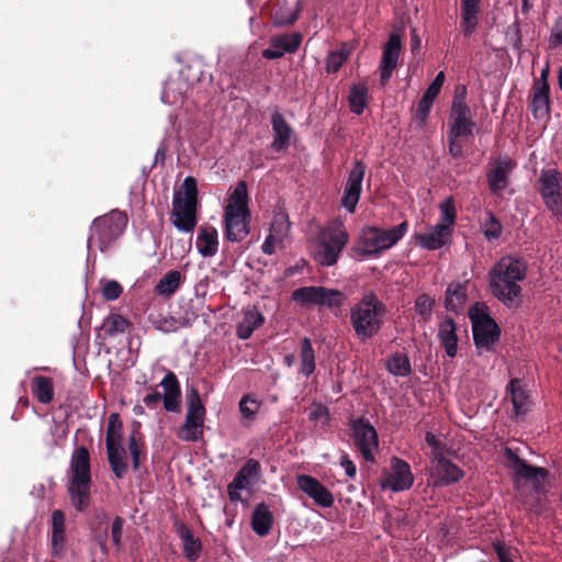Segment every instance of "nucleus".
I'll return each mask as SVG.
<instances>
[{"instance_id":"nucleus-1","label":"nucleus","mask_w":562,"mask_h":562,"mask_svg":"<svg viewBox=\"0 0 562 562\" xmlns=\"http://www.w3.org/2000/svg\"><path fill=\"white\" fill-rule=\"evenodd\" d=\"M528 272V262L518 256L506 255L499 258L488 272L492 294L504 306L516 308L521 304L522 282Z\"/></svg>"},{"instance_id":"nucleus-2","label":"nucleus","mask_w":562,"mask_h":562,"mask_svg":"<svg viewBox=\"0 0 562 562\" xmlns=\"http://www.w3.org/2000/svg\"><path fill=\"white\" fill-rule=\"evenodd\" d=\"M385 304L372 292H366L350 307V324L356 337L364 342L375 337L384 325Z\"/></svg>"},{"instance_id":"nucleus-3","label":"nucleus","mask_w":562,"mask_h":562,"mask_svg":"<svg viewBox=\"0 0 562 562\" xmlns=\"http://www.w3.org/2000/svg\"><path fill=\"white\" fill-rule=\"evenodd\" d=\"M250 218L247 183L239 181L229 193L224 207V237L231 243H239L245 239L250 232Z\"/></svg>"},{"instance_id":"nucleus-4","label":"nucleus","mask_w":562,"mask_h":562,"mask_svg":"<svg viewBox=\"0 0 562 562\" xmlns=\"http://www.w3.org/2000/svg\"><path fill=\"white\" fill-rule=\"evenodd\" d=\"M406 221L398 225L384 229L373 225H366L361 228L351 252L359 259L378 258L384 251L394 247L407 233Z\"/></svg>"},{"instance_id":"nucleus-5","label":"nucleus","mask_w":562,"mask_h":562,"mask_svg":"<svg viewBox=\"0 0 562 562\" xmlns=\"http://www.w3.org/2000/svg\"><path fill=\"white\" fill-rule=\"evenodd\" d=\"M127 223V215L119 210H112L111 212L94 218L91 223L87 240V260H90L94 246L101 252L108 251L123 235Z\"/></svg>"},{"instance_id":"nucleus-6","label":"nucleus","mask_w":562,"mask_h":562,"mask_svg":"<svg viewBox=\"0 0 562 562\" xmlns=\"http://www.w3.org/2000/svg\"><path fill=\"white\" fill-rule=\"evenodd\" d=\"M198 184L196 180L188 176L184 178L180 191L173 193L171 223L182 233L194 231L198 216Z\"/></svg>"},{"instance_id":"nucleus-7","label":"nucleus","mask_w":562,"mask_h":562,"mask_svg":"<svg viewBox=\"0 0 562 562\" xmlns=\"http://www.w3.org/2000/svg\"><path fill=\"white\" fill-rule=\"evenodd\" d=\"M349 241L342 222L336 221L324 227L317 237L315 260L325 267L334 266Z\"/></svg>"},{"instance_id":"nucleus-8","label":"nucleus","mask_w":562,"mask_h":562,"mask_svg":"<svg viewBox=\"0 0 562 562\" xmlns=\"http://www.w3.org/2000/svg\"><path fill=\"white\" fill-rule=\"evenodd\" d=\"M122 429L123 424L120 419V415L117 413L110 414L105 435V447L109 463L117 479L124 477L127 472L126 452L122 446Z\"/></svg>"},{"instance_id":"nucleus-9","label":"nucleus","mask_w":562,"mask_h":562,"mask_svg":"<svg viewBox=\"0 0 562 562\" xmlns=\"http://www.w3.org/2000/svg\"><path fill=\"white\" fill-rule=\"evenodd\" d=\"M188 409L182 426L177 431L180 440L198 442L203 438L206 409L195 389H191L187 396Z\"/></svg>"},{"instance_id":"nucleus-10","label":"nucleus","mask_w":562,"mask_h":562,"mask_svg":"<svg viewBox=\"0 0 562 562\" xmlns=\"http://www.w3.org/2000/svg\"><path fill=\"white\" fill-rule=\"evenodd\" d=\"M476 349L490 351L501 337V328L483 306L475 304L469 311Z\"/></svg>"},{"instance_id":"nucleus-11","label":"nucleus","mask_w":562,"mask_h":562,"mask_svg":"<svg viewBox=\"0 0 562 562\" xmlns=\"http://www.w3.org/2000/svg\"><path fill=\"white\" fill-rule=\"evenodd\" d=\"M292 300L301 304L331 310L341 306L345 301V295L341 291L336 289L312 285L294 290Z\"/></svg>"},{"instance_id":"nucleus-12","label":"nucleus","mask_w":562,"mask_h":562,"mask_svg":"<svg viewBox=\"0 0 562 562\" xmlns=\"http://www.w3.org/2000/svg\"><path fill=\"white\" fill-rule=\"evenodd\" d=\"M475 123L471 117V110L465 102V89L453 97L450 110L448 134L452 137L472 136Z\"/></svg>"},{"instance_id":"nucleus-13","label":"nucleus","mask_w":562,"mask_h":562,"mask_svg":"<svg viewBox=\"0 0 562 562\" xmlns=\"http://www.w3.org/2000/svg\"><path fill=\"white\" fill-rule=\"evenodd\" d=\"M539 193L544 205L554 214L562 215V179L557 169H544L539 177Z\"/></svg>"},{"instance_id":"nucleus-14","label":"nucleus","mask_w":562,"mask_h":562,"mask_svg":"<svg viewBox=\"0 0 562 562\" xmlns=\"http://www.w3.org/2000/svg\"><path fill=\"white\" fill-rule=\"evenodd\" d=\"M353 442L362 458L368 462H374L379 449V439L375 428L368 419L362 417L351 422Z\"/></svg>"},{"instance_id":"nucleus-15","label":"nucleus","mask_w":562,"mask_h":562,"mask_svg":"<svg viewBox=\"0 0 562 562\" xmlns=\"http://www.w3.org/2000/svg\"><path fill=\"white\" fill-rule=\"evenodd\" d=\"M402 52V40L396 33H391L382 47V55L379 64V77L382 87L390 81L393 71L398 66Z\"/></svg>"},{"instance_id":"nucleus-16","label":"nucleus","mask_w":562,"mask_h":562,"mask_svg":"<svg viewBox=\"0 0 562 562\" xmlns=\"http://www.w3.org/2000/svg\"><path fill=\"white\" fill-rule=\"evenodd\" d=\"M366 175V165L362 160H356L348 172L347 182L341 198V205L355 213L362 192V182Z\"/></svg>"},{"instance_id":"nucleus-17","label":"nucleus","mask_w":562,"mask_h":562,"mask_svg":"<svg viewBox=\"0 0 562 562\" xmlns=\"http://www.w3.org/2000/svg\"><path fill=\"white\" fill-rule=\"evenodd\" d=\"M414 483V475L409 464L397 457L391 459V471L381 481L383 490H391L392 492H402L412 487Z\"/></svg>"},{"instance_id":"nucleus-18","label":"nucleus","mask_w":562,"mask_h":562,"mask_svg":"<svg viewBox=\"0 0 562 562\" xmlns=\"http://www.w3.org/2000/svg\"><path fill=\"white\" fill-rule=\"evenodd\" d=\"M296 483L299 488L310 498H312L318 506L324 508H329L333 506L335 502L333 494L315 477L307 474H301L297 475Z\"/></svg>"},{"instance_id":"nucleus-19","label":"nucleus","mask_w":562,"mask_h":562,"mask_svg":"<svg viewBox=\"0 0 562 562\" xmlns=\"http://www.w3.org/2000/svg\"><path fill=\"white\" fill-rule=\"evenodd\" d=\"M515 168V162L507 156L497 159L486 173L491 192L499 195L509 183V175Z\"/></svg>"},{"instance_id":"nucleus-20","label":"nucleus","mask_w":562,"mask_h":562,"mask_svg":"<svg viewBox=\"0 0 562 562\" xmlns=\"http://www.w3.org/2000/svg\"><path fill=\"white\" fill-rule=\"evenodd\" d=\"M504 456L508 462V465L513 469L518 477L528 480L535 485H537L541 480H544L548 474L546 469L528 464L509 448L505 449Z\"/></svg>"},{"instance_id":"nucleus-21","label":"nucleus","mask_w":562,"mask_h":562,"mask_svg":"<svg viewBox=\"0 0 562 562\" xmlns=\"http://www.w3.org/2000/svg\"><path fill=\"white\" fill-rule=\"evenodd\" d=\"M260 473V463L255 459H248L240 470L236 473L234 480L228 485V493L232 501L239 496L235 495V491H244L250 487L258 479Z\"/></svg>"},{"instance_id":"nucleus-22","label":"nucleus","mask_w":562,"mask_h":562,"mask_svg":"<svg viewBox=\"0 0 562 562\" xmlns=\"http://www.w3.org/2000/svg\"><path fill=\"white\" fill-rule=\"evenodd\" d=\"M271 126L273 131V138L271 142L272 150L280 153L288 149L291 145L294 132L279 111H274L271 114Z\"/></svg>"},{"instance_id":"nucleus-23","label":"nucleus","mask_w":562,"mask_h":562,"mask_svg":"<svg viewBox=\"0 0 562 562\" xmlns=\"http://www.w3.org/2000/svg\"><path fill=\"white\" fill-rule=\"evenodd\" d=\"M301 35L297 33L276 36L271 40L270 46L262 50L266 59H279L286 53L295 52L301 44Z\"/></svg>"},{"instance_id":"nucleus-24","label":"nucleus","mask_w":562,"mask_h":562,"mask_svg":"<svg viewBox=\"0 0 562 562\" xmlns=\"http://www.w3.org/2000/svg\"><path fill=\"white\" fill-rule=\"evenodd\" d=\"M190 83L184 78L183 71L177 77L169 78L164 86L161 101L165 104L180 106L183 104L184 97L189 92Z\"/></svg>"},{"instance_id":"nucleus-25","label":"nucleus","mask_w":562,"mask_h":562,"mask_svg":"<svg viewBox=\"0 0 562 562\" xmlns=\"http://www.w3.org/2000/svg\"><path fill=\"white\" fill-rule=\"evenodd\" d=\"M452 231L436 224L423 234L416 235L418 245L427 250H438L451 243Z\"/></svg>"},{"instance_id":"nucleus-26","label":"nucleus","mask_w":562,"mask_h":562,"mask_svg":"<svg viewBox=\"0 0 562 562\" xmlns=\"http://www.w3.org/2000/svg\"><path fill=\"white\" fill-rule=\"evenodd\" d=\"M432 475L436 479V485H450L459 482L464 472L451 461L450 457L441 458L435 461Z\"/></svg>"},{"instance_id":"nucleus-27","label":"nucleus","mask_w":562,"mask_h":562,"mask_svg":"<svg viewBox=\"0 0 562 562\" xmlns=\"http://www.w3.org/2000/svg\"><path fill=\"white\" fill-rule=\"evenodd\" d=\"M507 397L513 404V412L516 416L527 414L530 407L529 395L524 389L522 381L519 379H512L506 386Z\"/></svg>"},{"instance_id":"nucleus-28","label":"nucleus","mask_w":562,"mask_h":562,"mask_svg":"<svg viewBox=\"0 0 562 562\" xmlns=\"http://www.w3.org/2000/svg\"><path fill=\"white\" fill-rule=\"evenodd\" d=\"M437 336L440 345L445 349L446 355L449 358H454L458 353L459 338L457 335V325L452 318L446 317L442 322H440Z\"/></svg>"},{"instance_id":"nucleus-29","label":"nucleus","mask_w":562,"mask_h":562,"mask_svg":"<svg viewBox=\"0 0 562 562\" xmlns=\"http://www.w3.org/2000/svg\"><path fill=\"white\" fill-rule=\"evenodd\" d=\"M198 252L204 258L214 257L218 250V233L214 226H202L195 240Z\"/></svg>"},{"instance_id":"nucleus-30","label":"nucleus","mask_w":562,"mask_h":562,"mask_svg":"<svg viewBox=\"0 0 562 562\" xmlns=\"http://www.w3.org/2000/svg\"><path fill=\"white\" fill-rule=\"evenodd\" d=\"M530 109L536 120H543L549 116L550 99L548 82L535 83Z\"/></svg>"},{"instance_id":"nucleus-31","label":"nucleus","mask_w":562,"mask_h":562,"mask_svg":"<svg viewBox=\"0 0 562 562\" xmlns=\"http://www.w3.org/2000/svg\"><path fill=\"white\" fill-rule=\"evenodd\" d=\"M176 530L182 542L184 557L189 561L195 562L201 555V541L193 536L191 528L183 522L177 521Z\"/></svg>"},{"instance_id":"nucleus-32","label":"nucleus","mask_w":562,"mask_h":562,"mask_svg":"<svg viewBox=\"0 0 562 562\" xmlns=\"http://www.w3.org/2000/svg\"><path fill=\"white\" fill-rule=\"evenodd\" d=\"M481 0H461V29L464 36H471L479 24Z\"/></svg>"},{"instance_id":"nucleus-33","label":"nucleus","mask_w":562,"mask_h":562,"mask_svg":"<svg viewBox=\"0 0 562 562\" xmlns=\"http://www.w3.org/2000/svg\"><path fill=\"white\" fill-rule=\"evenodd\" d=\"M468 281L450 283L446 290L445 307L458 313L463 310L468 299Z\"/></svg>"},{"instance_id":"nucleus-34","label":"nucleus","mask_w":562,"mask_h":562,"mask_svg":"<svg viewBox=\"0 0 562 562\" xmlns=\"http://www.w3.org/2000/svg\"><path fill=\"white\" fill-rule=\"evenodd\" d=\"M265 322L263 315L255 307H247L244 311L243 319L238 323L236 334L239 339L246 340Z\"/></svg>"},{"instance_id":"nucleus-35","label":"nucleus","mask_w":562,"mask_h":562,"mask_svg":"<svg viewBox=\"0 0 562 562\" xmlns=\"http://www.w3.org/2000/svg\"><path fill=\"white\" fill-rule=\"evenodd\" d=\"M90 483L91 480L70 479L68 492L72 505L77 510H83L90 502Z\"/></svg>"},{"instance_id":"nucleus-36","label":"nucleus","mask_w":562,"mask_h":562,"mask_svg":"<svg viewBox=\"0 0 562 562\" xmlns=\"http://www.w3.org/2000/svg\"><path fill=\"white\" fill-rule=\"evenodd\" d=\"M273 526V514L265 503L258 504L251 515V528L259 537L270 533Z\"/></svg>"},{"instance_id":"nucleus-37","label":"nucleus","mask_w":562,"mask_h":562,"mask_svg":"<svg viewBox=\"0 0 562 562\" xmlns=\"http://www.w3.org/2000/svg\"><path fill=\"white\" fill-rule=\"evenodd\" d=\"M70 479L91 480L90 456L85 447L76 449L70 461Z\"/></svg>"},{"instance_id":"nucleus-38","label":"nucleus","mask_w":562,"mask_h":562,"mask_svg":"<svg viewBox=\"0 0 562 562\" xmlns=\"http://www.w3.org/2000/svg\"><path fill=\"white\" fill-rule=\"evenodd\" d=\"M368 87L366 83L352 85L348 95L350 111L360 115L368 106Z\"/></svg>"},{"instance_id":"nucleus-39","label":"nucleus","mask_w":562,"mask_h":562,"mask_svg":"<svg viewBox=\"0 0 562 562\" xmlns=\"http://www.w3.org/2000/svg\"><path fill=\"white\" fill-rule=\"evenodd\" d=\"M480 227L486 240L498 239L503 234V225L492 211L485 210L480 220Z\"/></svg>"},{"instance_id":"nucleus-40","label":"nucleus","mask_w":562,"mask_h":562,"mask_svg":"<svg viewBox=\"0 0 562 562\" xmlns=\"http://www.w3.org/2000/svg\"><path fill=\"white\" fill-rule=\"evenodd\" d=\"M386 369L395 376H408L412 373V364L408 356L403 352H395L386 360Z\"/></svg>"},{"instance_id":"nucleus-41","label":"nucleus","mask_w":562,"mask_h":562,"mask_svg":"<svg viewBox=\"0 0 562 562\" xmlns=\"http://www.w3.org/2000/svg\"><path fill=\"white\" fill-rule=\"evenodd\" d=\"M32 392L38 402L48 404L54 398L53 380L47 376L37 375L33 379Z\"/></svg>"},{"instance_id":"nucleus-42","label":"nucleus","mask_w":562,"mask_h":562,"mask_svg":"<svg viewBox=\"0 0 562 562\" xmlns=\"http://www.w3.org/2000/svg\"><path fill=\"white\" fill-rule=\"evenodd\" d=\"M181 284V273L178 270L168 271L155 285V292L161 296H171Z\"/></svg>"},{"instance_id":"nucleus-43","label":"nucleus","mask_w":562,"mask_h":562,"mask_svg":"<svg viewBox=\"0 0 562 562\" xmlns=\"http://www.w3.org/2000/svg\"><path fill=\"white\" fill-rule=\"evenodd\" d=\"M425 441L430 448V456L434 462L441 458L452 456V451L450 448H448L446 438L443 436L428 431L426 432Z\"/></svg>"},{"instance_id":"nucleus-44","label":"nucleus","mask_w":562,"mask_h":562,"mask_svg":"<svg viewBox=\"0 0 562 562\" xmlns=\"http://www.w3.org/2000/svg\"><path fill=\"white\" fill-rule=\"evenodd\" d=\"M301 373L308 378L315 371V352L310 338L304 337L301 344Z\"/></svg>"},{"instance_id":"nucleus-45","label":"nucleus","mask_w":562,"mask_h":562,"mask_svg":"<svg viewBox=\"0 0 562 562\" xmlns=\"http://www.w3.org/2000/svg\"><path fill=\"white\" fill-rule=\"evenodd\" d=\"M128 327V321L120 314L112 313L106 316L102 323V329L105 335L114 337L125 333Z\"/></svg>"},{"instance_id":"nucleus-46","label":"nucleus","mask_w":562,"mask_h":562,"mask_svg":"<svg viewBox=\"0 0 562 562\" xmlns=\"http://www.w3.org/2000/svg\"><path fill=\"white\" fill-rule=\"evenodd\" d=\"M290 221L285 211L282 209L274 210L273 220L270 226V234L283 239L290 232Z\"/></svg>"},{"instance_id":"nucleus-47","label":"nucleus","mask_w":562,"mask_h":562,"mask_svg":"<svg viewBox=\"0 0 562 562\" xmlns=\"http://www.w3.org/2000/svg\"><path fill=\"white\" fill-rule=\"evenodd\" d=\"M439 211L440 221L438 224L447 227L449 231H452L457 218V211L453 199L451 196L445 199L439 205Z\"/></svg>"},{"instance_id":"nucleus-48","label":"nucleus","mask_w":562,"mask_h":562,"mask_svg":"<svg viewBox=\"0 0 562 562\" xmlns=\"http://www.w3.org/2000/svg\"><path fill=\"white\" fill-rule=\"evenodd\" d=\"M350 50L342 46L336 50H333L328 54L326 59V70L327 72H337L344 63L348 59Z\"/></svg>"},{"instance_id":"nucleus-49","label":"nucleus","mask_w":562,"mask_h":562,"mask_svg":"<svg viewBox=\"0 0 562 562\" xmlns=\"http://www.w3.org/2000/svg\"><path fill=\"white\" fill-rule=\"evenodd\" d=\"M435 300L428 294L423 293L415 300V312L424 322H429L432 315Z\"/></svg>"},{"instance_id":"nucleus-50","label":"nucleus","mask_w":562,"mask_h":562,"mask_svg":"<svg viewBox=\"0 0 562 562\" xmlns=\"http://www.w3.org/2000/svg\"><path fill=\"white\" fill-rule=\"evenodd\" d=\"M101 294L105 301H115L123 293V286L116 280L100 279Z\"/></svg>"},{"instance_id":"nucleus-51","label":"nucleus","mask_w":562,"mask_h":562,"mask_svg":"<svg viewBox=\"0 0 562 562\" xmlns=\"http://www.w3.org/2000/svg\"><path fill=\"white\" fill-rule=\"evenodd\" d=\"M154 327L162 333H175L181 329L178 317L171 315H160L151 321Z\"/></svg>"},{"instance_id":"nucleus-52","label":"nucleus","mask_w":562,"mask_h":562,"mask_svg":"<svg viewBox=\"0 0 562 562\" xmlns=\"http://www.w3.org/2000/svg\"><path fill=\"white\" fill-rule=\"evenodd\" d=\"M492 547L498 558L499 562H514L517 550L505 544L503 541H493Z\"/></svg>"},{"instance_id":"nucleus-53","label":"nucleus","mask_w":562,"mask_h":562,"mask_svg":"<svg viewBox=\"0 0 562 562\" xmlns=\"http://www.w3.org/2000/svg\"><path fill=\"white\" fill-rule=\"evenodd\" d=\"M432 103H434L432 101H430L424 97H422V99L419 100L417 109H416V113L414 116V119L419 127H423L426 124L427 119L430 113V110H431V106H432Z\"/></svg>"},{"instance_id":"nucleus-54","label":"nucleus","mask_w":562,"mask_h":562,"mask_svg":"<svg viewBox=\"0 0 562 562\" xmlns=\"http://www.w3.org/2000/svg\"><path fill=\"white\" fill-rule=\"evenodd\" d=\"M124 519L116 516L111 525V539L117 550L122 548Z\"/></svg>"},{"instance_id":"nucleus-55","label":"nucleus","mask_w":562,"mask_h":562,"mask_svg":"<svg viewBox=\"0 0 562 562\" xmlns=\"http://www.w3.org/2000/svg\"><path fill=\"white\" fill-rule=\"evenodd\" d=\"M549 45L551 48H558L562 46V16H559L555 20L551 29Z\"/></svg>"},{"instance_id":"nucleus-56","label":"nucleus","mask_w":562,"mask_h":562,"mask_svg":"<svg viewBox=\"0 0 562 562\" xmlns=\"http://www.w3.org/2000/svg\"><path fill=\"white\" fill-rule=\"evenodd\" d=\"M160 385L165 390V394L169 393H181L178 379L176 374L171 371H169L160 382Z\"/></svg>"},{"instance_id":"nucleus-57","label":"nucleus","mask_w":562,"mask_h":562,"mask_svg":"<svg viewBox=\"0 0 562 562\" xmlns=\"http://www.w3.org/2000/svg\"><path fill=\"white\" fill-rule=\"evenodd\" d=\"M180 396L181 393H169L161 396L164 408L167 412L177 413L180 411Z\"/></svg>"},{"instance_id":"nucleus-58","label":"nucleus","mask_w":562,"mask_h":562,"mask_svg":"<svg viewBox=\"0 0 562 562\" xmlns=\"http://www.w3.org/2000/svg\"><path fill=\"white\" fill-rule=\"evenodd\" d=\"M50 541H52V554L54 557H59L64 550L65 530L52 531Z\"/></svg>"},{"instance_id":"nucleus-59","label":"nucleus","mask_w":562,"mask_h":562,"mask_svg":"<svg viewBox=\"0 0 562 562\" xmlns=\"http://www.w3.org/2000/svg\"><path fill=\"white\" fill-rule=\"evenodd\" d=\"M239 411L245 418H252L256 414V402L245 396L239 402Z\"/></svg>"},{"instance_id":"nucleus-60","label":"nucleus","mask_w":562,"mask_h":562,"mask_svg":"<svg viewBox=\"0 0 562 562\" xmlns=\"http://www.w3.org/2000/svg\"><path fill=\"white\" fill-rule=\"evenodd\" d=\"M340 467L345 470L348 477L353 479L357 474V468L350 457L342 452L339 459Z\"/></svg>"},{"instance_id":"nucleus-61","label":"nucleus","mask_w":562,"mask_h":562,"mask_svg":"<svg viewBox=\"0 0 562 562\" xmlns=\"http://www.w3.org/2000/svg\"><path fill=\"white\" fill-rule=\"evenodd\" d=\"M283 239L277 237L276 235H272L269 233L267 238L265 239L261 249L262 252L266 255H272L276 250V244L282 243Z\"/></svg>"},{"instance_id":"nucleus-62","label":"nucleus","mask_w":562,"mask_h":562,"mask_svg":"<svg viewBox=\"0 0 562 562\" xmlns=\"http://www.w3.org/2000/svg\"><path fill=\"white\" fill-rule=\"evenodd\" d=\"M459 138L460 137H452V135L448 134L449 154L453 158H460L463 156V148L458 142Z\"/></svg>"},{"instance_id":"nucleus-63","label":"nucleus","mask_w":562,"mask_h":562,"mask_svg":"<svg viewBox=\"0 0 562 562\" xmlns=\"http://www.w3.org/2000/svg\"><path fill=\"white\" fill-rule=\"evenodd\" d=\"M65 530V515L61 510L56 509L52 513V531Z\"/></svg>"},{"instance_id":"nucleus-64","label":"nucleus","mask_w":562,"mask_h":562,"mask_svg":"<svg viewBox=\"0 0 562 562\" xmlns=\"http://www.w3.org/2000/svg\"><path fill=\"white\" fill-rule=\"evenodd\" d=\"M196 318L198 314L191 307L184 310L183 314L178 317L182 328L190 327L195 322Z\"/></svg>"}]
</instances>
